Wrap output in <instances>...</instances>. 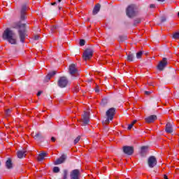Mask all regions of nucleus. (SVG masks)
<instances>
[{
    "label": "nucleus",
    "mask_w": 179,
    "mask_h": 179,
    "mask_svg": "<svg viewBox=\"0 0 179 179\" xmlns=\"http://www.w3.org/2000/svg\"><path fill=\"white\" fill-rule=\"evenodd\" d=\"M6 167L8 169V170H11V169H13V164L12 163L11 159H8L6 162Z\"/></svg>",
    "instance_id": "17"
},
{
    "label": "nucleus",
    "mask_w": 179,
    "mask_h": 179,
    "mask_svg": "<svg viewBox=\"0 0 179 179\" xmlns=\"http://www.w3.org/2000/svg\"><path fill=\"white\" fill-rule=\"evenodd\" d=\"M34 138L36 141H40V139H41V134H40V133H36V135L34 136Z\"/></svg>",
    "instance_id": "23"
},
{
    "label": "nucleus",
    "mask_w": 179,
    "mask_h": 179,
    "mask_svg": "<svg viewBox=\"0 0 179 179\" xmlns=\"http://www.w3.org/2000/svg\"><path fill=\"white\" fill-rule=\"evenodd\" d=\"M51 141H52V142H55V137H52V138H51Z\"/></svg>",
    "instance_id": "41"
},
{
    "label": "nucleus",
    "mask_w": 179,
    "mask_h": 179,
    "mask_svg": "<svg viewBox=\"0 0 179 179\" xmlns=\"http://www.w3.org/2000/svg\"><path fill=\"white\" fill-rule=\"evenodd\" d=\"M66 178H68V171L66 169H64L63 172V179Z\"/></svg>",
    "instance_id": "27"
},
{
    "label": "nucleus",
    "mask_w": 179,
    "mask_h": 179,
    "mask_svg": "<svg viewBox=\"0 0 179 179\" xmlns=\"http://www.w3.org/2000/svg\"><path fill=\"white\" fill-rule=\"evenodd\" d=\"M136 120H134L131 124H133V125H134V124H136Z\"/></svg>",
    "instance_id": "46"
},
{
    "label": "nucleus",
    "mask_w": 179,
    "mask_h": 179,
    "mask_svg": "<svg viewBox=\"0 0 179 179\" xmlns=\"http://www.w3.org/2000/svg\"><path fill=\"white\" fill-rule=\"evenodd\" d=\"M123 152L124 155H127V156H131V155H134V147L125 145L123 147Z\"/></svg>",
    "instance_id": "8"
},
{
    "label": "nucleus",
    "mask_w": 179,
    "mask_h": 179,
    "mask_svg": "<svg viewBox=\"0 0 179 179\" xmlns=\"http://www.w3.org/2000/svg\"><path fill=\"white\" fill-rule=\"evenodd\" d=\"M138 13V8L136 6L131 4L126 9V14L128 17H134Z\"/></svg>",
    "instance_id": "3"
},
{
    "label": "nucleus",
    "mask_w": 179,
    "mask_h": 179,
    "mask_svg": "<svg viewBox=\"0 0 179 179\" xmlns=\"http://www.w3.org/2000/svg\"><path fill=\"white\" fill-rule=\"evenodd\" d=\"M41 93H43V92H41V91L38 92L37 96H41Z\"/></svg>",
    "instance_id": "38"
},
{
    "label": "nucleus",
    "mask_w": 179,
    "mask_h": 179,
    "mask_svg": "<svg viewBox=\"0 0 179 179\" xmlns=\"http://www.w3.org/2000/svg\"><path fill=\"white\" fill-rule=\"evenodd\" d=\"M141 22H142L141 18H136L134 20V26H136V24H139V23H141Z\"/></svg>",
    "instance_id": "26"
},
{
    "label": "nucleus",
    "mask_w": 179,
    "mask_h": 179,
    "mask_svg": "<svg viewBox=\"0 0 179 179\" xmlns=\"http://www.w3.org/2000/svg\"><path fill=\"white\" fill-rule=\"evenodd\" d=\"M146 150H148V147L146 146L141 147V155H143V153H146Z\"/></svg>",
    "instance_id": "25"
},
{
    "label": "nucleus",
    "mask_w": 179,
    "mask_h": 179,
    "mask_svg": "<svg viewBox=\"0 0 179 179\" xmlns=\"http://www.w3.org/2000/svg\"><path fill=\"white\" fill-rule=\"evenodd\" d=\"M152 92L150 91H145V94H146L147 96H149V94H150Z\"/></svg>",
    "instance_id": "34"
},
{
    "label": "nucleus",
    "mask_w": 179,
    "mask_h": 179,
    "mask_svg": "<svg viewBox=\"0 0 179 179\" xmlns=\"http://www.w3.org/2000/svg\"><path fill=\"white\" fill-rule=\"evenodd\" d=\"M161 22L163 23L164 22H166V18L164 17H162L161 19Z\"/></svg>",
    "instance_id": "36"
},
{
    "label": "nucleus",
    "mask_w": 179,
    "mask_h": 179,
    "mask_svg": "<svg viewBox=\"0 0 179 179\" xmlns=\"http://www.w3.org/2000/svg\"><path fill=\"white\" fill-rule=\"evenodd\" d=\"M51 5H52L53 6H55V5H57V3H51Z\"/></svg>",
    "instance_id": "44"
},
{
    "label": "nucleus",
    "mask_w": 179,
    "mask_h": 179,
    "mask_svg": "<svg viewBox=\"0 0 179 179\" xmlns=\"http://www.w3.org/2000/svg\"><path fill=\"white\" fill-rule=\"evenodd\" d=\"M66 160V155L63 154L59 158H58L57 159H56V161H55L54 164L55 166H58V164H62V163H64V162H65Z\"/></svg>",
    "instance_id": "13"
},
{
    "label": "nucleus",
    "mask_w": 179,
    "mask_h": 179,
    "mask_svg": "<svg viewBox=\"0 0 179 179\" xmlns=\"http://www.w3.org/2000/svg\"><path fill=\"white\" fill-rule=\"evenodd\" d=\"M159 2H164L165 0H157Z\"/></svg>",
    "instance_id": "45"
},
{
    "label": "nucleus",
    "mask_w": 179,
    "mask_h": 179,
    "mask_svg": "<svg viewBox=\"0 0 179 179\" xmlns=\"http://www.w3.org/2000/svg\"><path fill=\"white\" fill-rule=\"evenodd\" d=\"M69 72L71 76H78L79 75V71L76 69V64H71L69 66Z\"/></svg>",
    "instance_id": "6"
},
{
    "label": "nucleus",
    "mask_w": 179,
    "mask_h": 179,
    "mask_svg": "<svg viewBox=\"0 0 179 179\" xmlns=\"http://www.w3.org/2000/svg\"><path fill=\"white\" fill-rule=\"evenodd\" d=\"M178 17H179V12L178 13Z\"/></svg>",
    "instance_id": "48"
},
{
    "label": "nucleus",
    "mask_w": 179,
    "mask_h": 179,
    "mask_svg": "<svg viewBox=\"0 0 179 179\" xmlns=\"http://www.w3.org/2000/svg\"><path fill=\"white\" fill-rule=\"evenodd\" d=\"M167 66V58L164 57L162 59V61L159 62L158 66H157V69L158 71H163L164 68Z\"/></svg>",
    "instance_id": "9"
},
{
    "label": "nucleus",
    "mask_w": 179,
    "mask_h": 179,
    "mask_svg": "<svg viewBox=\"0 0 179 179\" xmlns=\"http://www.w3.org/2000/svg\"><path fill=\"white\" fill-rule=\"evenodd\" d=\"M9 114H10V110L8 109V110L6 111V115H9Z\"/></svg>",
    "instance_id": "35"
},
{
    "label": "nucleus",
    "mask_w": 179,
    "mask_h": 179,
    "mask_svg": "<svg viewBox=\"0 0 179 179\" xmlns=\"http://www.w3.org/2000/svg\"><path fill=\"white\" fill-rule=\"evenodd\" d=\"M59 9L61 10V7H59Z\"/></svg>",
    "instance_id": "49"
},
{
    "label": "nucleus",
    "mask_w": 179,
    "mask_h": 179,
    "mask_svg": "<svg viewBox=\"0 0 179 179\" xmlns=\"http://www.w3.org/2000/svg\"><path fill=\"white\" fill-rule=\"evenodd\" d=\"M76 92H79V87H76Z\"/></svg>",
    "instance_id": "42"
},
{
    "label": "nucleus",
    "mask_w": 179,
    "mask_h": 179,
    "mask_svg": "<svg viewBox=\"0 0 179 179\" xmlns=\"http://www.w3.org/2000/svg\"><path fill=\"white\" fill-rule=\"evenodd\" d=\"M157 164V160L154 156H151L148 158V166L150 169H153L155 166Z\"/></svg>",
    "instance_id": "12"
},
{
    "label": "nucleus",
    "mask_w": 179,
    "mask_h": 179,
    "mask_svg": "<svg viewBox=\"0 0 179 179\" xmlns=\"http://www.w3.org/2000/svg\"><path fill=\"white\" fill-rule=\"evenodd\" d=\"M172 38H173L174 40H179V32L174 33Z\"/></svg>",
    "instance_id": "24"
},
{
    "label": "nucleus",
    "mask_w": 179,
    "mask_h": 179,
    "mask_svg": "<svg viewBox=\"0 0 179 179\" xmlns=\"http://www.w3.org/2000/svg\"><path fill=\"white\" fill-rule=\"evenodd\" d=\"M164 179H169V178L166 175L164 176Z\"/></svg>",
    "instance_id": "43"
},
{
    "label": "nucleus",
    "mask_w": 179,
    "mask_h": 179,
    "mask_svg": "<svg viewBox=\"0 0 179 179\" xmlns=\"http://www.w3.org/2000/svg\"><path fill=\"white\" fill-rule=\"evenodd\" d=\"M80 141V137L78 136L75 140H74V145H76Z\"/></svg>",
    "instance_id": "32"
},
{
    "label": "nucleus",
    "mask_w": 179,
    "mask_h": 179,
    "mask_svg": "<svg viewBox=\"0 0 179 179\" xmlns=\"http://www.w3.org/2000/svg\"><path fill=\"white\" fill-rule=\"evenodd\" d=\"M132 127H134V124H129L127 129H132Z\"/></svg>",
    "instance_id": "33"
},
{
    "label": "nucleus",
    "mask_w": 179,
    "mask_h": 179,
    "mask_svg": "<svg viewBox=\"0 0 179 179\" xmlns=\"http://www.w3.org/2000/svg\"><path fill=\"white\" fill-rule=\"evenodd\" d=\"M125 40H127V36H119V41H120L121 43L125 41Z\"/></svg>",
    "instance_id": "28"
},
{
    "label": "nucleus",
    "mask_w": 179,
    "mask_h": 179,
    "mask_svg": "<svg viewBox=\"0 0 179 179\" xmlns=\"http://www.w3.org/2000/svg\"><path fill=\"white\" fill-rule=\"evenodd\" d=\"M26 154V150H23L17 152V157L18 159H23L24 157V155Z\"/></svg>",
    "instance_id": "20"
},
{
    "label": "nucleus",
    "mask_w": 179,
    "mask_h": 179,
    "mask_svg": "<svg viewBox=\"0 0 179 179\" xmlns=\"http://www.w3.org/2000/svg\"><path fill=\"white\" fill-rule=\"evenodd\" d=\"M55 29H57V27H55Z\"/></svg>",
    "instance_id": "50"
},
{
    "label": "nucleus",
    "mask_w": 179,
    "mask_h": 179,
    "mask_svg": "<svg viewBox=\"0 0 179 179\" xmlns=\"http://www.w3.org/2000/svg\"><path fill=\"white\" fill-rule=\"evenodd\" d=\"M102 101H104V99H103Z\"/></svg>",
    "instance_id": "51"
},
{
    "label": "nucleus",
    "mask_w": 179,
    "mask_h": 179,
    "mask_svg": "<svg viewBox=\"0 0 179 179\" xmlns=\"http://www.w3.org/2000/svg\"><path fill=\"white\" fill-rule=\"evenodd\" d=\"M26 10H27V6H26V5H23L20 10L21 20H26L27 19V17L26 16Z\"/></svg>",
    "instance_id": "11"
},
{
    "label": "nucleus",
    "mask_w": 179,
    "mask_h": 179,
    "mask_svg": "<svg viewBox=\"0 0 179 179\" xmlns=\"http://www.w3.org/2000/svg\"><path fill=\"white\" fill-rule=\"evenodd\" d=\"M96 93H100V90L99 88H96L95 90Z\"/></svg>",
    "instance_id": "40"
},
{
    "label": "nucleus",
    "mask_w": 179,
    "mask_h": 179,
    "mask_svg": "<svg viewBox=\"0 0 179 179\" xmlns=\"http://www.w3.org/2000/svg\"><path fill=\"white\" fill-rule=\"evenodd\" d=\"M85 43H86V41H85V39H80V47H83V45H85Z\"/></svg>",
    "instance_id": "31"
},
{
    "label": "nucleus",
    "mask_w": 179,
    "mask_h": 179,
    "mask_svg": "<svg viewBox=\"0 0 179 179\" xmlns=\"http://www.w3.org/2000/svg\"><path fill=\"white\" fill-rule=\"evenodd\" d=\"M115 115V108H110L106 111V122H110V121H113L114 120V116Z\"/></svg>",
    "instance_id": "4"
},
{
    "label": "nucleus",
    "mask_w": 179,
    "mask_h": 179,
    "mask_svg": "<svg viewBox=\"0 0 179 179\" xmlns=\"http://www.w3.org/2000/svg\"><path fill=\"white\" fill-rule=\"evenodd\" d=\"M101 6L99 3L95 5L92 10V15H97L100 12Z\"/></svg>",
    "instance_id": "19"
},
{
    "label": "nucleus",
    "mask_w": 179,
    "mask_h": 179,
    "mask_svg": "<svg viewBox=\"0 0 179 179\" xmlns=\"http://www.w3.org/2000/svg\"><path fill=\"white\" fill-rule=\"evenodd\" d=\"M58 1V2H61L62 0H57Z\"/></svg>",
    "instance_id": "47"
},
{
    "label": "nucleus",
    "mask_w": 179,
    "mask_h": 179,
    "mask_svg": "<svg viewBox=\"0 0 179 179\" xmlns=\"http://www.w3.org/2000/svg\"><path fill=\"white\" fill-rule=\"evenodd\" d=\"M57 74V72L56 71H52V72H50L46 76H45V82H48L51 78H52V76H54L55 75Z\"/></svg>",
    "instance_id": "18"
},
{
    "label": "nucleus",
    "mask_w": 179,
    "mask_h": 179,
    "mask_svg": "<svg viewBox=\"0 0 179 179\" xmlns=\"http://www.w3.org/2000/svg\"><path fill=\"white\" fill-rule=\"evenodd\" d=\"M60 169L58 166L53 167V173H59Z\"/></svg>",
    "instance_id": "30"
},
{
    "label": "nucleus",
    "mask_w": 179,
    "mask_h": 179,
    "mask_svg": "<svg viewBox=\"0 0 179 179\" xmlns=\"http://www.w3.org/2000/svg\"><path fill=\"white\" fill-rule=\"evenodd\" d=\"M45 156H47L46 152L40 153L38 156V162H43V160H44V157H45Z\"/></svg>",
    "instance_id": "21"
},
{
    "label": "nucleus",
    "mask_w": 179,
    "mask_h": 179,
    "mask_svg": "<svg viewBox=\"0 0 179 179\" xmlns=\"http://www.w3.org/2000/svg\"><path fill=\"white\" fill-rule=\"evenodd\" d=\"M157 120V116L156 115H152L147 118H145L146 122L150 123V122H155Z\"/></svg>",
    "instance_id": "16"
},
{
    "label": "nucleus",
    "mask_w": 179,
    "mask_h": 179,
    "mask_svg": "<svg viewBox=\"0 0 179 179\" xmlns=\"http://www.w3.org/2000/svg\"><path fill=\"white\" fill-rule=\"evenodd\" d=\"M134 58L135 57L134 56V54L129 52L127 55V61H129V62H134Z\"/></svg>",
    "instance_id": "22"
},
{
    "label": "nucleus",
    "mask_w": 179,
    "mask_h": 179,
    "mask_svg": "<svg viewBox=\"0 0 179 179\" xmlns=\"http://www.w3.org/2000/svg\"><path fill=\"white\" fill-rule=\"evenodd\" d=\"M79 176H80V171L79 169H74L70 173L71 179H79Z\"/></svg>",
    "instance_id": "10"
},
{
    "label": "nucleus",
    "mask_w": 179,
    "mask_h": 179,
    "mask_svg": "<svg viewBox=\"0 0 179 179\" xmlns=\"http://www.w3.org/2000/svg\"><path fill=\"white\" fill-rule=\"evenodd\" d=\"M90 122V119L89 118V113L87 112H85L83 115V124L87 125Z\"/></svg>",
    "instance_id": "14"
},
{
    "label": "nucleus",
    "mask_w": 179,
    "mask_h": 179,
    "mask_svg": "<svg viewBox=\"0 0 179 179\" xmlns=\"http://www.w3.org/2000/svg\"><path fill=\"white\" fill-rule=\"evenodd\" d=\"M12 27L18 30L20 41L24 43V40H26V24H22V22L19 21L13 24Z\"/></svg>",
    "instance_id": "1"
},
{
    "label": "nucleus",
    "mask_w": 179,
    "mask_h": 179,
    "mask_svg": "<svg viewBox=\"0 0 179 179\" xmlns=\"http://www.w3.org/2000/svg\"><path fill=\"white\" fill-rule=\"evenodd\" d=\"M93 57V50L92 49H86L83 53V58L85 61L90 59Z\"/></svg>",
    "instance_id": "7"
},
{
    "label": "nucleus",
    "mask_w": 179,
    "mask_h": 179,
    "mask_svg": "<svg viewBox=\"0 0 179 179\" xmlns=\"http://www.w3.org/2000/svg\"><path fill=\"white\" fill-rule=\"evenodd\" d=\"M143 54V52H142V51H140V52H137L136 53V58L138 59H139L142 57Z\"/></svg>",
    "instance_id": "29"
},
{
    "label": "nucleus",
    "mask_w": 179,
    "mask_h": 179,
    "mask_svg": "<svg viewBox=\"0 0 179 179\" xmlns=\"http://www.w3.org/2000/svg\"><path fill=\"white\" fill-rule=\"evenodd\" d=\"M165 131L166 134H173V124H171L170 122H168L166 124Z\"/></svg>",
    "instance_id": "15"
},
{
    "label": "nucleus",
    "mask_w": 179,
    "mask_h": 179,
    "mask_svg": "<svg viewBox=\"0 0 179 179\" xmlns=\"http://www.w3.org/2000/svg\"><path fill=\"white\" fill-rule=\"evenodd\" d=\"M38 38H40V36H34V40H38Z\"/></svg>",
    "instance_id": "39"
},
{
    "label": "nucleus",
    "mask_w": 179,
    "mask_h": 179,
    "mask_svg": "<svg viewBox=\"0 0 179 179\" xmlns=\"http://www.w3.org/2000/svg\"><path fill=\"white\" fill-rule=\"evenodd\" d=\"M155 6H155V4H150V8H155Z\"/></svg>",
    "instance_id": "37"
},
{
    "label": "nucleus",
    "mask_w": 179,
    "mask_h": 179,
    "mask_svg": "<svg viewBox=\"0 0 179 179\" xmlns=\"http://www.w3.org/2000/svg\"><path fill=\"white\" fill-rule=\"evenodd\" d=\"M0 166H1V162H0Z\"/></svg>",
    "instance_id": "52"
},
{
    "label": "nucleus",
    "mask_w": 179,
    "mask_h": 179,
    "mask_svg": "<svg viewBox=\"0 0 179 179\" xmlns=\"http://www.w3.org/2000/svg\"><path fill=\"white\" fill-rule=\"evenodd\" d=\"M16 34L10 29V28H6L3 31L2 35V38L5 41H8L10 44L15 45L17 44L16 38L15 37Z\"/></svg>",
    "instance_id": "2"
},
{
    "label": "nucleus",
    "mask_w": 179,
    "mask_h": 179,
    "mask_svg": "<svg viewBox=\"0 0 179 179\" xmlns=\"http://www.w3.org/2000/svg\"><path fill=\"white\" fill-rule=\"evenodd\" d=\"M68 83H69V81L65 76L60 77L57 82L59 87H61L62 89L66 87V86H68Z\"/></svg>",
    "instance_id": "5"
}]
</instances>
